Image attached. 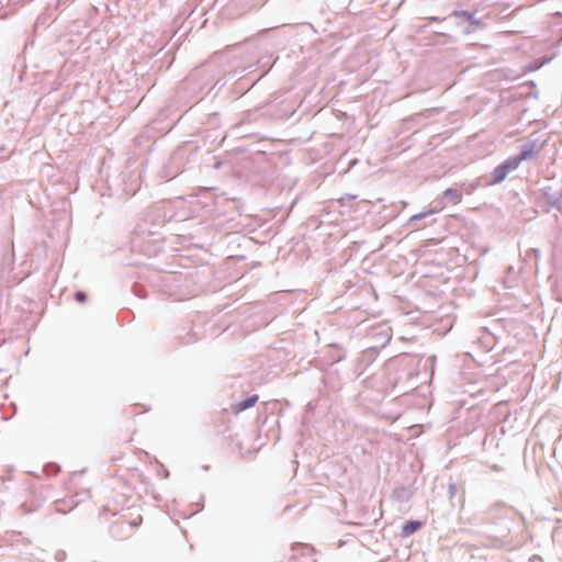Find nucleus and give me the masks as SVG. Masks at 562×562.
Here are the masks:
<instances>
[{
    "label": "nucleus",
    "instance_id": "obj_1",
    "mask_svg": "<svg viewBox=\"0 0 562 562\" xmlns=\"http://www.w3.org/2000/svg\"><path fill=\"white\" fill-rule=\"evenodd\" d=\"M436 356L422 357L413 353H400L385 361L382 385L386 393L396 396L415 390L431 379L435 373Z\"/></svg>",
    "mask_w": 562,
    "mask_h": 562
},
{
    "label": "nucleus",
    "instance_id": "obj_2",
    "mask_svg": "<svg viewBox=\"0 0 562 562\" xmlns=\"http://www.w3.org/2000/svg\"><path fill=\"white\" fill-rule=\"evenodd\" d=\"M522 520L524 517L517 509L501 502L491 505L483 517L484 525L490 527L493 539L501 546L510 542L512 532L520 526Z\"/></svg>",
    "mask_w": 562,
    "mask_h": 562
},
{
    "label": "nucleus",
    "instance_id": "obj_3",
    "mask_svg": "<svg viewBox=\"0 0 562 562\" xmlns=\"http://www.w3.org/2000/svg\"><path fill=\"white\" fill-rule=\"evenodd\" d=\"M171 218L172 213L168 214L164 203L150 205L134 228L131 239V251L138 254L140 257L150 258L155 254V249H151L153 245L150 244L143 246L145 234H153L150 225L165 226Z\"/></svg>",
    "mask_w": 562,
    "mask_h": 562
},
{
    "label": "nucleus",
    "instance_id": "obj_4",
    "mask_svg": "<svg viewBox=\"0 0 562 562\" xmlns=\"http://www.w3.org/2000/svg\"><path fill=\"white\" fill-rule=\"evenodd\" d=\"M199 149L194 140H188L178 146L162 167L164 177L172 180L184 170L191 169L199 160Z\"/></svg>",
    "mask_w": 562,
    "mask_h": 562
},
{
    "label": "nucleus",
    "instance_id": "obj_5",
    "mask_svg": "<svg viewBox=\"0 0 562 562\" xmlns=\"http://www.w3.org/2000/svg\"><path fill=\"white\" fill-rule=\"evenodd\" d=\"M477 10L460 9L453 10L446 18L430 16V22L452 21L457 29L463 34H472L485 27L486 23L482 18L476 16Z\"/></svg>",
    "mask_w": 562,
    "mask_h": 562
},
{
    "label": "nucleus",
    "instance_id": "obj_6",
    "mask_svg": "<svg viewBox=\"0 0 562 562\" xmlns=\"http://www.w3.org/2000/svg\"><path fill=\"white\" fill-rule=\"evenodd\" d=\"M281 416L282 408L278 401L266 402L262 409L258 412L259 434L265 432L268 439L278 441L280 439Z\"/></svg>",
    "mask_w": 562,
    "mask_h": 562
},
{
    "label": "nucleus",
    "instance_id": "obj_7",
    "mask_svg": "<svg viewBox=\"0 0 562 562\" xmlns=\"http://www.w3.org/2000/svg\"><path fill=\"white\" fill-rule=\"evenodd\" d=\"M296 110L297 101L295 99H276L266 103L267 116L277 122H286L291 120L296 114Z\"/></svg>",
    "mask_w": 562,
    "mask_h": 562
},
{
    "label": "nucleus",
    "instance_id": "obj_8",
    "mask_svg": "<svg viewBox=\"0 0 562 562\" xmlns=\"http://www.w3.org/2000/svg\"><path fill=\"white\" fill-rule=\"evenodd\" d=\"M270 148L271 145L268 143L257 144V147L245 159L246 166L248 167L250 164H254V171L265 172L270 167L271 156H273V153L269 150Z\"/></svg>",
    "mask_w": 562,
    "mask_h": 562
},
{
    "label": "nucleus",
    "instance_id": "obj_9",
    "mask_svg": "<svg viewBox=\"0 0 562 562\" xmlns=\"http://www.w3.org/2000/svg\"><path fill=\"white\" fill-rule=\"evenodd\" d=\"M518 167L519 166L515 162L514 158L508 157L507 159L498 164L488 176H483L484 183H486V186L488 187L496 186L503 182L507 178V176L512 171L516 170Z\"/></svg>",
    "mask_w": 562,
    "mask_h": 562
},
{
    "label": "nucleus",
    "instance_id": "obj_10",
    "mask_svg": "<svg viewBox=\"0 0 562 562\" xmlns=\"http://www.w3.org/2000/svg\"><path fill=\"white\" fill-rule=\"evenodd\" d=\"M367 338L372 342L371 347L381 351L391 341L392 330L389 326L379 324L369 329Z\"/></svg>",
    "mask_w": 562,
    "mask_h": 562
},
{
    "label": "nucleus",
    "instance_id": "obj_11",
    "mask_svg": "<svg viewBox=\"0 0 562 562\" xmlns=\"http://www.w3.org/2000/svg\"><path fill=\"white\" fill-rule=\"evenodd\" d=\"M541 191V199L550 207L562 212V181L544 186Z\"/></svg>",
    "mask_w": 562,
    "mask_h": 562
},
{
    "label": "nucleus",
    "instance_id": "obj_12",
    "mask_svg": "<svg viewBox=\"0 0 562 562\" xmlns=\"http://www.w3.org/2000/svg\"><path fill=\"white\" fill-rule=\"evenodd\" d=\"M201 69H195L194 71H192L186 78V80L180 82L178 87V92L180 93L182 90H188L191 91L196 97L198 100L203 99L204 97H198L199 92H201L203 89V78H201Z\"/></svg>",
    "mask_w": 562,
    "mask_h": 562
},
{
    "label": "nucleus",
    "instance_id": "obj_13",
    "mask_svg": "<svg viewBox=\"0 0 562 562\" xmlns=\"http://www.w3.org/2000/svg\"><path fill=\"white\" fill-rule=\"evenodd\" d=\"M379 355L380 350L371 346L361 351L355 364L358 375L362 374L378 359Z\"/></svg>",
    "mask_w": 562,
    "mask_h": 562
},
{
    "label": "nucleus",
    "instance_id": "obj_14",
    "mask_svg": "<svg viewBox=\"0 0 562 562\" xmlns=\"http://www.w3.org/2000/svg\"><path fill=\"white\" fill-rule=\"evenodd\" d=\"M437 212V207H430L426 211L416 213L409 217V220L407 221V226L412 227L413 229H420L423 227H426L427 225H430L435 222V218H432V216Z\"/></svg>",
    "mask_w": 562,
    "mask_h": 562
},
{
    "label": "nucleus",
    "instance_id": "obj_15",
    "mask_svg": "<svg viewBox=\"0 0 562 562\" xmlns=\"http://www.w3.org/2000/svg\"><path fill=\"white\" fill-rule=\"evenodd\" d=\"M267 74V70L262 71L257 79H248V78H239L236 80L228 89V91L232 93L233 100H236L244 95L247 91L251 89V87L262 78Z\"/></svg>",
    "mask_w": 562,
    "mask_h": 562
},
{
    "label": "nucleus",
    "instance_id": "obj_16",
    "mask_svg": "<svg viewBox=\"0 0 562 562\" xmlns=\"http://www.w3.org/2000/svg\"><path fill=\"white\" fill-rule=\"evenodd\" d=\"M256 241L254 238L246 235H231L228 241V248L232 251L247 252L254 248Z\"/></svg>",
    "mask_w": 562,
    "mask_h": 562
},
{
    "label": "nucleus",
    "instance_id": "obj_17",
    "mask_svg": "<svg viewBox=\"0 0 562 562\" xmlns=\"http://www.w3.org/2000/svg\"><path fill=\"white\" fill-rule=\"evenodd\" d=\"M417 487L414 483L396 486L392 492V497L398 503H408L415 495Z\"/></svg>",
    "mask_w": 562,
    "mask_h": 562
},
{
    "label": "nucleus",
    "instance_id": "obj_18",
    "mask_svg": "<svg viewBox=\"0 0 562 562\" xmlns=\"http://www.w3.org/2000/svg\"><path fill=\"white\" fill-rule=\"evenodd\" d=\"M537 148V140H528L518 147V154L510 156L519 166L522 161L529 160Z\"/></svg>",
    "mask_w": 562,
    "mask_h": 562
},
{
    "label": "nucleus",
    "instance_id": "obj_19",
    "mask_svg": "<svg viewBox=\"0 0 562 562\" xmlns=\"http://www.w3.org/2000/svg\"><path fill=\"white\" fill-rule=\"evenodd\" d=\"M291 550L292 552L299 553V558L302 562H317L315 559V549L308 543H293Z\"/></svg>",
    "mask_w": 562,
    "mask_h": 562
},
{
    "label": "nucleus",
    "instance_id": "obj_20",
    "mask_svg": "<svg viewBox=\"0 0 562 562\" xmlns=\"http://www.w3.org/2000/svg\"><path fill=\"white\" fill-rule=\"evenodd\" d=\"M259 400V396L257 394H247L241 400L235 401L231 409L234 414H240L251 407H254Z\"/></svg>",
    "mask_w": 562,
    "mask_h": 562
},
{
    "label": "nucleus",
    "instance_id": "obj_21",
    "mask_svg": "<svg viewBox=\"0 0 562 562\" xmlns=\"http://www.w3.org/2000/svg\"><path fill=\"white\" fill-rule=\"evenodd\" d=\"M265 117H268L266 114V104L243 112L240 123H255L260 120H263Z\"/></svg>",
    "mask_w": 562,
    "mask_h": 562
},
{
    "label": "nucleus",
    "instance_id": "obj_22",
    "mask_svg": "<svg viewBox=\"0 0 562 562\" xmlns=\"http://www.w3.org/2000/svg\"><path fill=\"white\" fill-rule=\"evenodd\" d=\"M425 526V521L420 519H408L401 528L400 536L402 538H408Z\"/></svg>",
    "mask_w": 562,
    "mask_h": 562
},
{
    "label": "nucleus",
    "instance_id": "obj_23",
    "mask_svg": "<svg viewBox=\"0 0 562 562\" xmlns=\"http://www.w3.org/2000/svg\"><path fill=\"white\" fill-rule=\"evenodd\" d=\"M181 281H182V276L175 274V273H167L161 277V282L164 283L166 289L169 291L170 295L176 293V289L180 286Z\"/></svg>",
    "mask_w": 562,
    "mask_h": 562
},
{
    "label": "nucleus",
    "instance_id": "obj_24",
    "mask_svg": "<svg viewBox=\"0 0 562 562\" xmlns=\"http://www.w3.org/2000/svg\"><path fill=\"white\" fill-rule=\"evenodd\" d=\"M480 187H487L486 183H484V177L483 176L476 178L473 181L462 182L461 186H460V191H461V194L462 193L473 194L476 191V189L480 188Z\"/></svg>",
    "mask_w": 562,
    "mask_h": 562
},
{
    "label": "nucleus",
    "instance_id": "obj_25",
    "mask_svg": "<svg viewBox=\"0 0 562 562\" xmlns=\"http://www.w3.org/2000/svg\"><path fill=\"white\" fill-rule=\"evenodd\" d=\"M202 124L211 131H215L221 128L222 126V116L220 112H212L206 114L205 119L202 121Z\"/></svg>",
    "mask_w": 562,
    "mask_h": 562
},
{
    "label": "nucleus",
    "instance_id": "obj_26",
    "mask_svg": "<svg viewBox=\"0 0 562 562\" xmlns=\"http://www.w3.org/2000/svg\"><path fill=\"white\" fill-rule=\"evenodd\" d=\"M441 199L447 203L456 205L462 201V194L460 189L450 187L442 192Z\"/></svg>",
    "mask_w": 562,
    "mask_h": 562
},
{
    "label": "nucleus",
    "instance_id": "obj_27",
    "mask_svg": "<svg viewBox=\"0 0 562 562\" xmlns=\"http://www.w3.org/2000/svg\"><path fill=\"white\" fill-rule=\"evenodd\" d=\"M162 227L164 226L150 225V232L153 231V234H145L143 246L146 245V244H150V245H153L151 249H155V252H156L157 251V243L161 239V237H160V235H161L160 229Z\"/></svg>",
    "mask_w": 562,
    "mask_h": 562
},
{
    "label": "nucleus",
    "instance_id": "obj_28",
    "mask_svg": "<svg viewBox=\"0 0 562 562\" xmlns=\"http://www.w3.org/2000/svg\"><path fill=\"white\" fill-rule=\"evenodd\" d=\"M346 356H347V352L342 347H340L338 345H333L330 347L329 357L331 359V366L345 360Z\"/></svg>",
    "mask_w": 562,
    "mask_h": 562
},
{
    "label": "nucleus",
    "instance_id": "obj_29",
    "mask_svg": "<svg viewBox=\"0 0 562 562\" xmlns=\"http://www.w3.org/2000/svg\"><path fill=\"white\" fill-rule=\"evenodd\" d=\"M231 162L223 159L221 156H214L212 168L215 170H224V173H228L231 171Z\"/></svg>",
    "mask_w": 562,
    "mask_h": 562
},
{
    "label": "nucleus",
    "instance_id": "obj_30",
    "mask_svg": "<svg viewBox=\"0 0 562 562\" xmlns=\"http://www.w3.org/2000/svg\"><path fill=\"white\" fill-rule=\"evenodd\" d=\"M80 501H75L74 497H70L69 499H64L61 502H57L56 504V510L63 514L67 513V509L63 507V505L68 506V510H71L75 508Z\"/></svg>",
    "mask_w": 562,
    "mask_h": 562
},
{
    "label": "nucleus",
    "instance_id": "obj_31",
    "mask_svg": "<svg viewBox=\"0 0 562 562\" xmlns=\"http://www.w3.org/2000/svg\"><path fill=\"white\" fill-rule=\"evenodd\" d=\"M550 58L546 57L544 60H541V59H535L530 63H528L525 67H524V70L525 72H530V71H536V70H539L543 65H546L547 63H549Z\"/></svg>",
    "mask_w": 562,
    "mask_h": 562
},
{
    "label": "nucleus",
    "instance_id": "obj_32",
    "mask_svg": "<svg viewBox=\"0 0 562 562\" xmlns=\"http://www.w3.org/2000/svg\"><path fill=\"white\" fill-rule=\"evenodd\" d=\"M214 154L211 150L205 151L203 155L199 154L200 166L204 168H212L213 160H214Z\"/></svg>",
    "mask_w": 562,
    "mask_h": 562
},
{
    "label": "nucleus",
    "instance_id": "obj_33",
    "mask_svg": "<svg viewBox=\"0 0 562 562\" xmlns=\"http://www.w3.org/2000/svg\"><path fill=\"white\" fill-rule=\"evenodd\" d=\"M226 85V81H222L221 78H218L212 87H210V89L207 90V92L204 94L205 95H209V94H213V97H218L221 91L223 90V88L225 87Z\"/></svg>",
    "mask_w": 562,
    "mask_h": 562
},
{
    "label": "nucleus",
    "instance_id": "obj_34",
    "mask_svg": "<svg viewBox=\"0 0 562 562\" xmlns=\"http://www.w3.org/2000/svg\"><path fill=\"white\" fill-rule=\"evenodd\" d=\"M56 10V7L48 5L43 13H41L36 19V24H44L48 19H50Z\"/></svg>",
    "mask_w": 562,
    "mask_h": 562
},
{
    "label": "nucleus",
    "instance_id": "obj_35",
    "mask_svg": "<svg viewBox=\"0 0 562 562\" xmlns=\"http://www.w3.org/2000/svg\"><path fill=\"white\" fill-rule=\"evenodd\" d=\"M524 86L529 88V91L526 93L527 98H539V91L535 81L528 80L524 83Z\"/></svg>",
    "mask_w": 562,
    "mask_h": 562
},
{
    "label": "nucleus",
    "instance_id": "obj_36",
    "mask_svg": "<svg viewBox=\"0 0 562 562\" xmlns=\"http://www.w3.org/2000/svg\"><path fill=\"white\" fill-rule=\"evenodd\" d=\"M72 297L77 303L83 304L88 301V293L83 290H76Z\"/></svg>",
    "mask_w": 562,
    "mask_h": 562
},
{
    "label": "nucleus",
    "instance_id": "obj_37",
    "mask_svg": "<svg viewBox=\"0 0 562 562\" xmlns=\"http://www.w3.org/2000/svg\"><path fill=\"white\" fill-rule=\"evenodd\" d=\"M38 506V503H33L32 505H29L26 502H24L20 505V509L22 510L23 514H32L35 510H37Z\"/></svg>",
    "mask_w": 562,
    "mask_h": 562
},
{
    "label": "nucleus",
    "instance_id": "obj_38",
    "mask_svg": "<svg viewBox=\"0 0 562 562\" xmlns=\"http://www.w3.org/2000/svg\"><path fill=\"white\" fill-rule=\"evenodd\" d=\"M434 34L438 37H442L443 41L442 43L443 44H448V43H453L454 42V38L452 35L446 33V32H439V31H435Z\"/></svg>",
    "mask_w": 562,
    "mask_h": 562
},
{
    "label": "nucleus",
    "instance_id": "obj_39",
    "mask_svg": "<svg viewBox=\"0 0 562 562\" xmlns=\"http://www.w3.org/2000/svg\"><path fill=\"white\" fill-rule=\"evenodd\" d=\"M458 493V486L453 482H449L448 484V497L452 501Z\"/></svg>",
    "mask_w": 562,
    "mask_h": 562
},
{
    "label": "nucleus",
    "instance_id": "obj_40",
    "mask_svg": "<svg viewBox=\"0 0 562 562\" xmlns=\"http://www.w3.org/2000/svg\"><path fill=\"white\" fill-rule=\"evenodd\" d=\"M137 190H138V187H134V186H131V187H130V186H127V184L123 188V192H124L125 194L130 195V196L135 195V193L137 192Z\"/></svg>",
    "mask_w": 562,
    "mask_h": 562
},
{
    "label": "nucleus",
    "instance_id": "obj_41",
    "mask_svg": "<svg viewBox=\"0 0 562 562\" xmlns=\"http://www.w3.org/2000/svg\"><path fill=\"white\" fill-rule=\"evenodd\" d=\"M229 258L236 261H244L247 259V252H236L231 255Z\"/></svg>",
    "mask_w": 562,
    "mask_h": 562
},
{
    "label": "nucleus",
    "instance_id": "obj_42",
    "mask_svg": "<svg viewBox=\"0 0 562 562\" xmlns=\"http://www.w3.org/2000/svg\"><path fill=\"white\" fill-rule=\"evenodd\" d=\"M358 164H359V159H358V158H352V159H350V160L348 161V164H347V169H346V171L351 170V169H352L356 165H358Z\"/></svg>",
    "mask_w": 562,
    "mask_h": 562
},
{
    "label": "nucleus",
    "instance_id": "obj_43",
    "mask_svg": "<svg viewBox=\"0 0 562 562\" xmlns=\"http://www.w3.org/2000/svg\"><path fill=\"white\" fill-rule=\"evenodd\" d=\"M528 255L531 256L533 255L535 258H536V261L539 260V257H540V250L538 248H531L529 251H528Z\"/></svg>",
    "mask_w": 562,
    "mask_h": 562
},
{
    "label": "nucleus",
    "instance_id": "obj_44",
    "mask_svg": "<svg viewBox=\"0 0 562 562\" xmlns=\"http://www.w3.org/2000/svg\"><path fill=\"white\" fill-rule=\"evenodd\" d=\"M289 562H302L301 559L299 558V553L296 552H292V555L289 560Z\"/></svg>",
    "mask_w": 562,
    "mask_h": 562
},
{
    "label": "nucleus",
    "instance_id": "obj_45",
    "mask_svg": "<svg viewBox=\"0 0 562 562\" xmlns=\"http://www.w3.org/2000/svg\"><path fill=\"white\" fill-rule=\"evenodd\" d=\"M159 465H160V469H161L162 477L164 479H168L169 477V471L162 464H159Z\"/></svg>",
    "mask_w": 562,
    "mask_h": 562
},
{
    "label": "nucleus",
    "instance_id": "obj_46",
    "mask_svg": "<svg viewBox=\"0 0 562 562\" xmlns=\"http://www.w3.org/2000/svg\"><path fill=\"white\" fill-rule=\"evenodd\" d=\"M66 557L65 551H58L55 555L56 560L61 561Z\"/></svg>",
    "mask_w": 562,
    "mask_h": 562
},
{
    "label": "nucleus",
    "instance_id": "obj_47",
    "mask_svg": "<svg viewBox=\"0 0 562 562\" xmlns=\"http://www.w3.org/2000/svg\"><path fill=\"white\" fill-rule=\"evenodd\" d=\"M9 4H11L10 0H0V7L1 8L4 7V5H9Z\"/></svg>",
    "mask_w": 562,
    "mask_h": 562
},
{
    "label": "nucleus",
    "instance_id": "obj_48",
    "mask_svg": "<svg viewBox=\"0 0 562 562\" xmlns=\"http://www.w3.org/2000/svg\"><path fill=\"white\" fill-rule=\"evenodd\" d=\"M25 0H10L11 4H22Z\"/></svg>",
    "mask_w": 562,
    "mask_h": 562
},
{
    "label": "nucleus",
    "instance_id": "obj_49",
    "mask_svg": "<svg viewBox=\"0 0 562 562\" xmlns=\"http://www.w3.org/2000/svg\"><path fill=\"white\" fill-rule=\"evenodd\" d=\"M134 265H143L144 262L142 261V259H135L133 261Z\"/></svg>",
    "mask_w": 562,
    "mask_h": 562
},
{
    "label": "nucleus",
    "instance_id": "obj_50",
    "mask_svg": "<svg viewBox=\"0 0 562 562\" xmlns=\"http://www.w3.org/2000/svg\"><path fill=\"white\" fill-rule=\"evenodd\" d=\"M552 15H553V16H560V18H562V12L557 11V12H554Z\"/></svg>",
    "mask_w": 562,
    "mask_h": 562
},
{
    "label": "nucleus",
    "instance_id": "obj_51",
    "mask_svg": "<svg viewBox=\"0 0 562 562\" xmlns=\"http://www.w3.org/2000/svg\"><path fill=\"white\" fill-rule=\"evenodd\" d=\"M63 2H64V0H56V4H55L54 7H56V8H57V7H58L60 3H63Z\"/></svg>",
    "mask_w": 562,
    "mask_h": 562
},
{
    "label": "nucleus",
    "instance_id": "obj_52",
    "mask_svg": "<svg viewBox=\"0 0 562 562\" xmlns=\"http://www.w3.org/2000/svg\"><path fill=\"white\" fill-rule=\"evenodd\" d=\"M63 2H64V0H56V4H55L54 7H56V8H57V7H58L60 3H63Z\"/></svg>",
    "mask_w": 562,
    "mask_h": 562
},
{
    "label": "nucleus",
    "instance_id": "obj_53",
    "mask_svg": "<svg viewBox=\"0 0 562 562\" xmlns=\"http://www.w3.org/2000/svg\"><path fill=\"white\" fill-rule=\"evenodd\" d=\"M216 139H217V136H215L214 138H212V140H211V142H212V143H214V142H216Z\"/></svg>",
    "mask_w": 562,
    "mask_h": 562
},
{
    "label": "nucleus",
    "instance_id": "obj_54",
    "mask_svg": "<svg viewBox=\"0 0 562 562\" xmlns=\"http://www.w3.org/2000/svg\"><path fill=\"white\" fill-rule=\"evenodd\" d=\"M560 24H561V32H562V23H560Z\"/></svg>",
    "mask_w": 562,
    "mask_h": 562
}]
</instances>
